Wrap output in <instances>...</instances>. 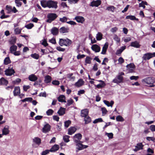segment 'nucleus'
I'll use <instances>...</instances> for the list:
<instances>
[{"instance_id":"nucleus-1","label":"nucleus","mask_w":155,"mask_h":155,"mask_svg":"<svg viewBox=\"0 0 155 155\" xmlns=\"http://www.w3.org/2000/svg\"><path fill=\"white\" fill-rule=\"evenodd\" d=\"M41 6L44 8L48 7L49 8H52L56 9L58 7L57 2L51 0L41 1Z\"/></svg>"},{"instance_id":"nucleus-2","label":"nucleus","mask_w":155,"mask_h":155,"mask_svg":"<svg viewBox=\"0 0 155 155\" xmlns=\"http://www.w3.org/2000/svg\"><path fill=\"white\" fill-rule=\"evenodd\" d=\"M72 41L68 38L65 39L60 38L59 44L61 46L65 45L67 47L69 46L72 44Z\"/></svg>"},{"instance_id":"nucleus-3","label":"nucleus","mask_w":155,"mask_h":155,"mask_svg":"<svg viewBox=\"0 0 155 155\" xmlns=\"http://www.w3.org/2000/svg\"><path fill=\"white\" fill-rule=\"evenodd\" d=\"M58 17V15L56 13H49L47 16L48 19L46 21L48 23H51L54 20Z\"/></svg>"},{"instance_id":"nucleus-4","label":"nucleus","mask_w":155,"mask_h":155,"mask_svg":"<svg viewBox=\"0 0 155 155\" xmlns=\"http://www.w3.org/2000/svg\"><path fill=\"white\" fill-rule=\"evenodd\" d=\"M144 81L147 84L149 85V87H152L155 86V85L153 84V83L155 82V79L154 78L148 77L145 78Z\"/></svg>"},{"instance_id":"nucleus-5","label":"nucleus","mask_w":155,"mask_h":155,"mask_svg":"<svg viewBox=\"0 0 155 155\" xmlns=\"http://www.w3.org/2000/svg\"><path fill=\"white\" fill-rule=\"evenodd\" d=\"M123 77L120 75H117L113 80V82L117 84L122 83L123 81Z\"/></svg>"},{"instance_id":"nucleus-6","label":"nucleus","mask_w":155,"mask_h":155,"mask_svg":"<svg viewBox=\"0 0 155 155\" xmlns=\"http://www.w3.org/2000/svg\"><path fill=\"white\" fill-rule=\"evenodd\" d=\"M82 135L80 133L76 134L73 137V140L76 143L81 142L80 140L81 139Z\"/></svg>"},{"instance_id":"nucleus-7","label":"nucleus","mask_w":155,"mask_h":155,"mask_svg":"<svg viewBox=\"0 0 155 155\" xmlns=\"http://www.w3.org/2000/svg\"><path fill=\"white\" fill-rule=\"evenodd\" d=\"M51 128V126L48 124L47 123L42 128V131L44 133H46L50 131Z\"/></svg>"},{"instance_id":"nucleus-8","label":"nucleus","mask_w":155,"mask_h":155,"mask_svg":"<svg viewBox=\"0 0 155 155\" xmlns=\"http://www.w3.org/2000/svg\"><path fill=\"white\" fill-rule=\"evenodd\" d=\"M5 74L7 76H11L14 74L15 72L14 70L12 68H8L6 69L5 71Z\"/></svg>"},{"instance_id":"nucleus-9","label":"nucleus","mask_w":155,"mask_h":155,"mask_svg":"<svg viewBox=\"0 0 155 155\" xmlns=\"http://www.w3.org/2000/svg\"><path fill=\"white\" fill-rule=\"evenodd\" d=\"M101 4V1L100 0L93 1L91 3V6L93 7H98Z\"/></svg>"},{"instance_id":"nucleus-10","label":"nucleus","mask_w":155,"mask_h":155,"mask_svg":"<svg viewBox=\"0 0 155 155\" xmlns=\"http://www.w3.org/2000/svg\"><path fill=\"white\" fill-rule=\"evenodd\" d=\"M151 54V53L150 52L144 54L142 58L143 61H146V60H149L151 58L152 56Z\"/></svg>"},{"instance_id":"nucleus-11","label":"nucleus","mask_w":155,"mask_h":155,"mask_svg":"<svg viewBox=\"0 0 155 155\" xmlns=\"http://www.w3.org/2000/svg\"><path fill=\"white\" fill-rule=\"evenodd\" d=\"M130 45L131 47L137 48H139L141 46V45L139 44V43L137 41L132 42L130 43Z\"/></svg>"},{"instance_id":"nucleus-12","label":"nucleus","mask_w":155,"mask_h":155,"mask_svg":"<svg viewBox=\"0 0 155 155\" xmlns=\"http://www.w3.org/2000/svg\"><path fill=\"white\" fill-rule=\"evenodd\" d=\"M92 50L95 52H98L100 51L101 48L97 44L93 45L91 47Z\"/></svg>"},{"instance_id":"nucleus-13","label":"nucleus","mask_w":155,"mask_h":155,"mask_svg":"<svg viewBox=\"0 0 155 155\" xmlns=\"http://www.w3.org/2000/svg\"><path fill=\"white\" fill-rule=\"evenodd\" d=\"M88 113L89 111L87 109L82 110L81 111V116L82 117H84L88 115Z\"/></svg>"},{"instance_id":"nucleus-14","label":"nucleus","mask_w":155,"mask_h":155,"mask_svg":"<svg viewBox=\"0 0 155 155\" xmlns=\"http://www.w3.org/2000/svg\"><path fill=\"white\" fill-rule=\"evenodd\" d=\"M13 95L15 96H18L20 94V89L19 86L16 87L13 91Z\"/></svg>"},{"instance_id":"nucleus-15","label":"nucleus","mask_w":155,"mask_h":155,"mask_svg":"<svg viewBox=\"0 0 155 155\" xmlns=\"http://www.w3.org/2000/svg\"><path fill=\"white\" fill-rule=\"evenodd\" d=\"M8 126H6L2 130V133L3 135H7L9 134V130Z\"/></svg>"},{"instance_id":"nucleus-16","label":"nucleus","mask_w":155,"mask_h":155,"mask_svg":"<svg viewBox=\"0 0 155 155\" xmlns=\"http://www.w3.org/2000/svg\"><path fill=\"white\" fill-rule=\"evenodd\" d=\"M51 32L53 35H57L58 34L59 30L58 28L53 27L51 29Z\"/></svg>"},{"instance_id":"nucleus-17","label":"nucleus","mask_w":155,"mask_h":155,"mask_svg":"<svg viewBox=\"0 0 155 155\" xmlns=\"http://www.w3.org/2000/svg\"><path fill=\"white\" fill-rule=\"evenodd\" d=\"M74 19L78 23H83L84 21V18L81 16H76Z\"/></svg>"},{"instance_id":"nucleus-18","label":"nucleus","mask_w":155,"mask_h":155,"mask_svg":"<svg viewBox=\"0 0 155 155\" xmlns=\"http://www.w3.org/2000/svg\"><path fill=\"white\" fill-rule=\"evenodd\" d=\"M84 83V81L82 79H80L78 81L76 82L74 84L75 86L79 87L83 85Z\"/></svg>"},{"instance_id":"nucleus-19","label":"nucleus","mask_w":155,"mask_h":155,"mask_svg":"<svg viewBox=\"0 0 155 155\" xmlns=\"http://www.w3.org/2000/svg\"><path fill=\"white\" fill-rule=\"evenodd\" d=\"M76 129L74 127H71L68 128V134L71 135L76 131Z\"/></svg>"},{"instance_id":"nucleus-20","label":"nucleus","mask_w":155,"mask_h":155,"mask_svg":"<svg viewBox=\"0 0 155 155\" xmlns=\"http://www.w3.org/2000/svg\"><path fill=\"white\" fill-rule=\"evenodd\" d=\"M59 148V146L57 144H55L53 145L50 149L51 152H54L57 151Z\"/></svg>"},{"instance_id":"nucleus-21","label":"nucleus","mask_w":155,"mask_h":155,"mask_svg":"<svg viewBox=\"0 0 155 155\" xmlns=\"http://www.w3.org/2000/svg\"><path fill=\"white\" fill-rule=\"evenodd\" d=\"M108 42H107L105 43L102 48V51L101 53V54H106L107 49L108 47Z\"/></svg>"},{"instance_id":"nucleus-22","label":"nucleus","mask_w":155,"mask_h":155,"mask_svg":"<svg viewBox=\"0 0 155 155\" xmlns=\"http://www.w3.org/2000/svg\"><path fill=\"white\" fill-rule=\"evenodd\" d=\"M65 108L61 107L59 110L58 111L57 113L60 116H62L65 114Z\"/></svg>"},{"instance_id":"nucleus-23","label":"nucleus","mask_w":155,"mask_h":155,"mask_svg":"<svg viewBox=\"0 0 155 155\" xmlns=\"http://www.w3.org/2000/svg\"><path fill=\"white\" fill-rule=\"evenodd\" d=\"M8 84V81L3 78H2L0 79V85H7Z\"/></svg>"},{"instance_id":"nucleus-24","label":"nucleus","mask_w":155,"mask_h":155,"mask_svg":"<svg viewBox=\"0 0 155 155\" xmlns=\"http://www.w3.org/2000/svg\"><path fill=\"white\" fill-rule=\"evenodd\" d=\"M28 79L31 81H35L37 79V77L34 74L30 75L28 77Z\"/></svg>"},{"instance_id":"nucleus-25","label":"nucleus","mask_w":155,"mask_h":155,"mask_svg":"<svg viewBox=\"0 0 155 155\" xmlns=\"http://www.w3.org/2000/svg\"><path fill=\"white\" fill-rule=\"evenodd\" d=\"M65 96L63 95H61L58 97V101L59 102H66V101L65 100Z\"/></svg>"},{"instance_id":"nucleus-26","label":"nucleus","mask_w":155,"mask_h":155,"mask_svg":"<svg viewBox=\"0 0 155 155\" xmlns=\"http://www.w3.org/2000/svg\"><path fill=\"white\" fill-rule=\"evenodd\" d=\"M17 47L15 45H13L10 48V52L11 54H13L14 52L16 51L17 50Z\"/></svg>"},{"instance_id":"nucleus-27","label":"nucleus","mask_w":155,"mask_h":155,"mask_svg":"<svg viewBox=\"0 0 155 155\" xmlns=\"http://www.w3.org/2000/svg\"><path fill=\"white\" fill-rule=\"evenodd\" d=\"M51 80V78L49 75H47L45 77L44 81L45 83L47 84L50 83Z\"/></svg>"},{"instance_id":"nucleus-28","label":"nucleus","mask_w":155,"mask_h":155,"mask_svg":"<svg viewBox=\"0 0 155 155\" xmlns=\"http://www.w3.org/2000/svg\"><path fill=\"white\" fill-rule=\"evenodd\" d=\"M84 117V120L85 121V124H88L91 122V118L89 116L87 115Z\"/></svg>"},{"instance_id":"nucleus-29","label":"nucleus","mask_w":155,"mask_h":155,"mask_svg":"<svg viewBox=\"0 0 155 155\" xmlns=\"http://www.w3.org/2000/svg\"><path fill=\"white\" fill-rule=\"evenodd\" d=\"M80 142H79L78 143H76V146L78 147L76 148L78 150H76L77 152L78 151V150H81L83 149V145Z\"/></svg>"},{"instance_id":"nucleus-30","label":"nucleus","mask_w":155,"mask_h":155,"mask_svg":"<svg viewBox=\"0 0 155 155\" xmlns=\"http://www.w3.org/2000/svg\"><path fill=\"white\" fill-rule=\"evenodd\" d=\"M33 142L36 144L39 145L41 143V140L38 137H35L33 139Z\"/></svg>"},{"instance_id":"nucleus-31","label":"nucleus","mask_w":155,"mask_h":155,"mask_svg":"<svg viewBox=\"0 0 155 155\" xmlns=\"http://www.w3.org/2000/svg\"><path fill=\"white\" fill-rule=\"evenodd\" d=\"M16 37L15 36H12L11 37L10 40L9 41L10 44L12 45H14L16 43Z\"/></svg>"},{"instance_id":"nucleus-32","label":"nucleus","mask_w":155,"mask_h":155,"mask_svg":"<svg viewBox=\"0 0 155 155\" xmlns=\"http://www.w3.org/2000/svg\"><path fill=\"white\" fill-rule=\"evenodd\" d=\"M125 18L126 19H130L131 20H136L138 21V19L137 18H136L135 16L134 15H127L126 16Z\"/></svg>"},{"instance_id":"nucleus-33","label":"nucleus","mask_w":155,"mask_h":155,"mask_svg":"<svg viewBox=\"0 0 155 155\" xmlns=\"http://www.w3.org/2000/svg\"><path fill=\"white\" fill-rule=\"evenodd\" d=\"M103 102L108 107L111 106V107H112L113 105L114 104V102L113 101H111L110 103L108 101L105 100H104Z\"/></svg>"},{"instance_id":"nucleus-34","label":"nucleus","mask_w":155,"mask_h":155,"mask_svg":"<svg viewBox=\"0 0 155 155\" xmlns=\"http://www.w3.org/2000/svg\"><path fill=\"white\" fill-rule=\"evenodd\" d=\"M59 31L61 33H64L68 32L67 28L64 27H61L59 29Z\"/></svg>"},{"instance_id":"nucleus-35","label":"nucleus","mask_w":155,"mask_h":155,"mask_svg":"<svg viewBox=\"0 0 155 155\" xmlns=\"http://www.w3.org/2000/svg\"><path fill=\"white\" fill-rule=\"evenodd\" d=\"M94 85L96 88L100 89L104 87L106 85V84L105 83H100L97 85H96L95 84Z\"/></svg>"},{"instance_id":"nucleus-36","label":"nucleus","mask_w":155,"mask_h":155,"mask_svg":"<svg viewBox=\"0 0 155 155\" xmlns=\"http://www.w3.org/2000/svg\"><path fill=\"white\" fill-rule=\"evenodd\" d=\"M102 34L100 32H98L96 35V38L97 41L101 40L102 38Z\"/></svg>"},{"instance_id":"nucleus-37","label":"nucleus","mask_w":155,"mask_h":155,"mask_svg":"<svg viewBox=\"0 0 155 155\" xmlns=\"http://www.w3.org/2000/svg\"><path fill=\"white\" fill-rule=\"evenodd\" d=\"M11 63V60L9 57H6L4 60V64L5 65H7Z\"/></svg>"},{"instance_id":"nucleus-38","label":"nucleus","mask_w":155,"mask_h":155,"mask_svg":"<svg viewBox=\"0 0 155 155\" xmlns=\"http://www.w3.org/2000/svg\"><path fill=\"white\" fill-rule=\"evenodd\" d=\"M127 68H133L134 69L135 68V66L133 63H130L129 64H128L126 66Z\"/></svg>"},{"instance_id":"nucleus-39","label":"nucleus","mask_w":155,"mask_h":155,"mask_svg":"<svg viewBox=\"0 0 155 155\" xmlns=\"http://www.w3.org/2000/svg\"><path fill=\"white\" fill-rule=\"evenodd\" d=\"M124 120V118L120 115H118L116 117V120L117 121L122 122Z\"/></svg>"},{"instance_id":"nucleus-40","label":"nucleus","mask_w":155,"mask_h":155,"mask_svg":"<svg viewBox=\"0 0 155 155\" xmlns=\"http://www.w3.org/2000/svg\"><path fill=\"white\" fill-rule=\"evenodd\" d=\"M54 112V111L51 109H49L47 111L46 113L48 116L52 115Z\"/></svg>"},{"instance_id":"nucleus-41","label":"nucleus","mask_w":155,"mask_h":155,"mask_svg":"<svg viewBox=\"0 0 155 155\" xmlns=\"http://www.w3.org/2000/svg\"><path fill=\"white\" fill-rule=\"evenodd\" d=\"M143 145L142 143H140L137 144V145L135 146V147L137 148L139 150L142 149Z\"/></svg>"},{"instance_id":"nucleus-42","label":"nucleus","mask_w":155,"mask_h":155,"mask_svg":"<svg viewBox=\"0 0 155 155\" xmlns=\"http://www.w3.org/2000/svg\"><path fill=\"white\" fill-rule=\"evenodd\" d=\"M32 100V98L31 97H27L24 99L21 100V101L22 102H25V101L31 102Z\"/></svg>"},{"instance_id":"nucleus-43","label":"nucleus","mask_w":155,"mask_h":155,"mask_svg":"<svg viewBox=\"0 0 155 155\" xmlns=\"http://www.w3.org/2000/svg\"><path fill=\"white\" fill-rule=\"evenodd\" d=\"M115 9V7L114 6L111 5L107 7V8L106 9L109 11H111L112 12H113L114 10Z\"/></svg>"},{"instance_id":"nucleus-44","label":"nucleus","mask_w":155,"mask_h":155,"mask_svg":"<svg viewBox=\"0 0 155 155\" xmlns=\"http://www.w3.org/2000/svg\"><path fill=\"white\" fill-rule=\"evenodd\" d=\"M21 29H20L18 27L15 28L14 29L15 34L16 35L20 34L21 33Z\"/></svg>"},{"instance_id":"nucleus-45","label":"nucleus","mask_w":155,"mask_h":155,"mask_svg":"<svg viewBox=\"0 0 155 155\" xmlns=\"http://www.w3.org/2000/svg\"><path fill=\"white\" fill-rule=\"evenodd\" d=\"M31 56L35 59H38L39 58V56L38 54L34 53L31 54Z\"/></svg>"},{"instance_id":"nucleus-46","label":"nucleus","mask_w":155,"mask_h":155,"mask_svg":"<svg viewBox=\"0 0 155 155\" xmlns=\"http://www.w3.org/2000/svg\"><path fill=\"white\" fill-rule=\"evenodd\" d=\"M70 136L68 135H65L63 137V139L64 141L65 142L67 143L69 141V139Z\"/></svg>"},{"instance_id":"nucleus-47","label":"nucleus","mask_w":155,"mask_h":155,"mask_svg":"<svg viewBox=\"0 0 155 155\" xmlns=\"http://www.w3.org/2000/svg\"><path fill=\"white\" fill-rule=\"evenodd\" d=\"M103 122V120L102 118H100L95 119L93 122L94 124H95L98 122Z\"/></svg>"},{"instance_id":"nucleus-48","label":"nucleus","mask_w":155,"mask_h":155,"mask_svg":"<svg viewBox=\"0 0 155 155\" xmlns=\"http://www.w3.org/2000/svg\"><path fill=\"white\" fill-rule=\"evenodd\" d=\"M33 26V24L30 23L28 24L25 25V27L28 29H31Z\"/></svg>"},{"instance_id":"nucleus-49","label":"nucleus","mask_w":155,"mask_h":155,"mask_svg":"<svg viewBox=\"0 0 155 155\" xmlns=\"http://www.w3.org/2000/svg\"><path fill=\"white\" fill-rule=\"evenodd\" d=\"M42 41V42L41 43L42 45L45 47L48 45V44L47 43V40L46 39L44 38Z\"/></svg>"},{"instance_id":"nucleus-50","label":"nucleus","mask_w":155,"mask_h":155,"mask_svg":"<svg viewBox=\"0 0 155 155\" xmlns=\"http://www.w3.org/2000/svg\"><path fill=\"white\" fill-rule=\"evenodd\" d=\"M74 102L73 100L71 98L69 100H68L67 101V103L66 104V106H69L71 104H72Z\"/></svg>"},{"instance_id":"nucleus-51","label":"nucleus","mask_w":155,"mask_h":155,"mask_svg":"<svg viewBox=\"0 0 155 155\" xmlns=\"http://www.w3.org/2000/svg\"><path fill=\"white\" fill-rule=\"evenodd\" d=\"M71 123V121L70 120H68L65 121L64 122V127L66 128L68 127Z\"/></svg>"},{"instance_id":"nucleus-52","label":"nucleus","mask_w":155,"mask_h":155,"mask_svg":"<svg viewBox=\"0 0 155 155\" xmlns=\"http://www.w3.org/2000/svg\"><path fill=\"white\" fill-rule=\"evenodd\" d=\"M92 59L90 57L87 56L85 59V62L86 64H90L91 63V60Z\"/></svg>"},{"instance_id":"nucleus-53","label":"nucleus","mask_w":155,"mask_h":155,"mask_svg":"<svg viewBox=\"0 0 155 155\" xmlns=\"http://www.w3.org/2000/svg\"><path fill=\"white\" fill-rule=\"evenodd\" d=\"M105 134L107 136L109 139H112L113 137V134L112 133H107L106 132Z\"/></svg>"},{"instance_id":"nucleus-54","label":"nucleus","mask_w":155,"mask_h":155,"mask_svg":"<svg viewBox=\"0 0 155 155\" xmlns=\"http://www.w3.org/2000/svg\"><path fill=\"white\" fill-rule=\"evenodd\" d=\"M50 150H46L42 152L41 155H46L49 153L50 152Z\"/></svg>"},{"instance_id":"nucleus-55","label":"nucleus","mask_w":155,"mask_h":155,"mask_svg":"<svg viewBox=\"0 0 155 155\" xmlns=\"http://www.w3.org/2000/svg\"><path fill=\"white\" fill-rule=\"evenodd\" d=\"M15 2L16 4L17 7H20L21 5V2H20V1L18 0H15Z\"/></svg>"},{"instance_id":"nucleus-56","label":"nucleus","mask_w":155,"mask_h":155,"mask_svg":"<svg viewBox=\"0 0 155 155\" xmlns=\"http://www.w3.org/2000/svg\"><path fill=\"white\" fill-rule=\"evenodd\" d=\"M67 20V18L65 16L63 17L62 18H60V21L62 22H66Z\"/></svg>"},{"instance_id":"nucleus-57","label":"nucleus","mask_w":155,"mask_h":155,"mask_svg":"<svg viewBox=\"0 0 155 155\" xmlns=\"http://www.w3.org/2000/svg\"><path fill=\"white\" fill-rule=\"evenodd\" d=\"M56 49L60 51L64 52L65 51V48H63L60 46H58L56 48Z\"/></svg>"},{"instance_id":"nucleus-58","label":"nucleus","mask_w":155,"mask_h":155,"mask_svg":"<svg viewBox=\"0 0 155 155\" xmlns=\"http://www.w3.org/2000/svg\"><path fill=\"white\" fill-rule=\"evenodd\" d=\"M114 39L117 42H119L120 41V38H119L116 35H114Z\"/></svg>"},{"instance_id":"nucleus-59","label":"nucleus","mask_w":155,"mask_h":155,"mask_svg":"<svg viewBox=\"0 0 155 155\" xmlns=\"http://www.w3.org/2000/svg\"><path fill=\"white\" fill-rule=\"evenodd\" d=\"M52 84L55 85H58L60 84V82L57 80H54L52 82Z\"/></svg>"},{"instance_id":"nucleus-60","label":"nucleus","mask_w":155,"mask_h":155,"mask_svg":"<svg viewBox=\"0 0 155 155\" xmlns=\"http://www.w3.org/2000/svg\"><path fill=\"white\" fill-rule=\"evenodd\" d=\"M6 9L8 11V13H10V12L12 11V9L11 6L8 5H7L6 7Z\"/></svg>"},{"instance_id":"nucleus-61","label":"nucleus","mask_w":155,"mask_h":155,"mask_svg":"<svg viewBox=\"0 0 155 155\" xmlns=\"http://www.w3.org/2000/svg\"><path fill=\"white\" fill-rule=\"evenodd\" d=\"M146 139L147 140L149 141H154L155 139L153 137H146Z\"/></svg>"},{"instance_id":"nucleus-62","label":"nucleus","mask_w":155,"mask_h":155,"mask_svg":"<svg viewBox=\"0 0 155 155\" xmlns=\"http://www.w3.org/2000/svg\"><path fill=\"white\" fill-rule=\"evenodd\" d=\"M29 85H24L23 86V90L24 91H26L27 90L30 88Z\"/></svg>"},{"instance_id":"nucleus-63","label":"nucleus","mask_w":155,"mask_h":155,"mask_svg":"<svg viewBox=\"0 0 155 155\" xmlns=\"http://www.w3.org/2000/svg\"><path fill=\"white\" fill-rule=\"evenodd\" d=\"M101 110L102 111V113L103 114H105L107 112V111L105 107H102L101 108Z\"/></svg>"},{"instance_id":"nucleus-64","label":"nucleus","mask_w":155,"mask_h":155,"mask_svg":"<svg viewBox=\"0 0 155 155\" xmlns=\"http://www.w3.org/2000/svg\"><path fill=\"white\" fill-rule=\"evenodd\" d=\"M150 129L152 132L155 131V125H152L150 126Z\"/></svg>"}]
</instances>
